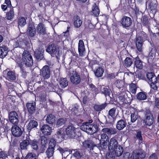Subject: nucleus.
<instances>
[{
	"label": "nucleus",
	"instance_id": "774afa93",
	"mask_svg": "<svg viewBox=\"0 0 159 159\" xmlns=\"http://www.w3.org/2000/svg\"><path fill=\"white\" fill-rule=\"evenodd\" d=\"M78 58L77 55H73L71 57V62H76Z\"/></svg>",
	"mask_w": 159,
	"mask_h": 159
},
{
	"label": "nucleus",
	"instance_id": "cd10ccee",
	"mask_svg": "<svg viewBox=\"0 0 159 159\" xmlns=\"http://www.w3.org/2000/svg\"><path fill=\"white\" fill-rule=\"evenodd\" d=\"M73 20V24L75 27L79 28L81 26L82 24V21L78 16L77 15L74 16Z\"/></svg>",
	"mask_w": 159,
	"mask_h": 159
},
{
	"label": "nucleus",
	"instance_id": "6e6552de",
	"mask_svg": "<svg viewBox=\"0 0 159 159\" xmlns=\"http://www.w3.org/2000/svg\"><path fill=\"white\" fill-rule=\"evenodd\" d=\"M40 75L44 80H47L50 76V70L49 66L48 65L44 66L40 70Z\"/></svg>",
	"mask_w": 159,
	"mask_h": 159
},
{
	"label": "nucleus",
	"instance_id": "4c0bfd02",
	"mask_svg": "<svg viewBox=\"0 0 159 159\" xmlns=\"http://www.w3.org/2000/svg\"><path fill=\"white\" fill-rule=\"evenodd\" d=\"M39 141L36 139L31 140L30 139V145L34 150H37L38 148Z\"/></svg>",
	"mask_w": 159,
	"mask_h": 159
},
{
	"label": "nucleus",
	"instance_id": "13d9d810",
	"mask_svg": "<svg viewBox=\"0 0 159 159\" xmlns=\"http://www.w3.org/2000/svg\"><path fill=\"white\" fill-rule=\"evenodd\" d=\"M156 55V52L154 49H153V48L151 49V50L148 54V57L151 59H154Z\"/></svg>",
	"mask_w": 159,
	"mask_h": 159
},
{
	"label": "nucleus",
	"instance_id": "72a5a7b5",
	"mask_svg": "<svg viewBox=\"0 0 159 159\" xmlns=\"http://www.w3.org/2000/svg\"><path fill=\"white\" fill-rule=\"evenodd\" d=\"M26 18L25 19L23 17L20 16L17 18V22L18 27L20 26L22 27L24 26L26 23Z\"/></svg>",
	"mask_w": 159,
	"mask_h": 159
},
{
	"label": "nucleus",
	"instance_id": "a19ab883",
	"mask_svg": "<svg viewBox=\"0 0 159 159\" xmlns=\"http://www.w3.org/2000/svg\"><path fill=\"white\" fill-rule=\"evenodd\" d=\"M13 8L14 7L11 8L9 11L7 12L6 17L7 20H10L13 18L14 16Z\"/></svg>",
	"mask_w": 159,
	"mask_h": 159
},
{
	"label": "nucleus",
	"instance_id": "c03bdc74",
	"mask_svg": "<svg viewBox=\"0 0 159 159\" xmlns=\"http://www.w3.org/2000/svg\"><path fill=\"white\" fill-rule=\"evenodd\" d=\"M7 78L8 80H15L16 79L15 73L12 71H8L7 74Z\"/></svg>",
	"mask_w": 159,
	"mask_h": 159
},
{
	"label": "nucleus",
	"instance_id": "f8f14e48",
	"mask_svg": "<svg viewBox=\"0 0 159 159\" xmlns=\"http://www.w3.org/2000/svg\"><path fill=\"white\" fill-rule=\"evenodd\" d=\"M15 153V151L12 149L9 150L8 152L4 151H1L0 152V159H5L8 156L14 158Z\"/></svg>",
	"mask_w": 159,
	"mask_h": 159
},
{
	"label": "nucleus",
	"instance_id": "c9c22d12",
	"mask_svg": "<svg viewBox=\"0 0 159 159\" xmlns=\"http://www.w3.org/2000/svg\"><path fill=\"white\" fill-rule=\"evenodd\" d=\"M59 84L61 87L65 88L68 85V81L66 78H61L59 81Z\"/></svg>",
	"mask_w": 159,
	"mask_h": 159
},
{
	"label": "nucleus",
	"instance_id": "0e129e2a",
	"mask_svg": "<svg viewBox=\"0 0 159 159\" xmlns=\"http://www.w3.org/2000/svg\"><path fill=\"white\" fill-rule=\"evenodd\" d=\"M7 4V6L8 7V8H11L13 7L12 6L10 0H5L4 4Z\"/></svg>",
	"mask_w": 159,
	"mask_h": 159
},
{
	"label": "nucleus",
	"instance_id": "9b49d317",
	"mask_svg": "<svg viewBox=\"0 0 159 159\" xmlns=\"http://www.w3.org/2000/svg\"><path fill=\"white\" fill-rule=\"evenodd\" d=\"M54 138L55 139L58 140L59 139V142L63 141L66 138L64 130L62 129H59V130L56 132V134H55L54 135Z\"/></svg>",
	"mask_w": 159,
	"mask_h": 159
},
{
	"label": "nucleus",
	"instance_id": "3c124183",
	"mask_svg": "<svg viewBox=\"0 0 159 159\" xmlns=\"http://www.w3.org/2000/svg\"><path fill=\"white\" fill-rule=\"evenodd\" d=\"M116 110V107L111 109L109 111L107 116H110L112 118H113L115 116Z\"/></svg>",
	"mask_w": 159,
	"mask_h": 159
},
{
	"label": "nucleus",
	"instance_id": "393cba45",
	"mask_svg": "<svg viewBox=\"0 0 159 159\" xmlns=\"http://www.w3.org/2000/svg\"><path fill=\"white\" fill-rule=\"evenodd\" d=\"M127 125L125 120L121 119L118 121L116 124V128L118 130H121L124 128Z\"/></svg>",
	"mask_w": 159,
	"mask_h": 159
},
{
	"label": "nucleus",
	"instance_id": "9d476101",
	"mask_svg": "<svg viewBox=\"0 0 159 159\" xmlns=\"http://www.w3.org/2000/svg\"><path fill=\"white\" fill-rule=\"evenodd\" d=\"M56 144V142L54 140H51L50 141L48 147L46 151V153L48 157H50L53 156Z\"/></svg>",
	"mask_w": 159,
	"mask_h": 159
},
{
	"label": "nucleus",
	"instance_id": "ddd939ff",
	"mask_svg": "<svg viewBox=\"0 0 159 159\" xmlns=\"http://www.w3.org/2000/svg\"><path fill=\"white\" fill-rule=\"evenodd\" d=\"M11 133L15 137H19L22 134L23 132L21 128L17 125H14L11 128Z\"/></svg>",
	"mask_w": 159,
	"mask_h": 159
},
{
	"label": "nucleus",
	"instance_id": "473e14b6",
	"mask_svg": "<svg viewBox=\"0 0 159 159\" xmlns=\"http://www.w3.org/2000/svg\"><path fill=\"white\" fill-rule=\"evenodd\" d=\"M104 72V69L102 67H98L94 71L95 76L97 78L101 77L102 76Z\"/></svg>",
	"mask_w": 159,
	"mask_h": 159
},
{
	"label": "nucleus",
	"instance_id": "f03ea898",
	"mask_svg": "<svg viewBox=\"0 0 159 159\" xmlns=\"http://www.w3.org/2000/svg\"><path fill=\"white\" fill-rule=\"evenodd\" d=\"M64 131L67 138L75 139L79 136V133L77 132V129L73 125L68 126Z\"/></svg>",
	"mask_w": 159,
	"mask_h": 159
},
{
	"label": "nucleus",
	"instance_id": "a211bd4d",
	"mask_svg": "<svg viewBox=\"0 0 159 159\" xmlns=\"http://www.w3.org/2000/svg\"><path fill=\"white\" fill-rule=\"evenodd\" d=\"M30 138L29 136L26 135L25 139L20 143V147L21 150L27 149V147L30 145Z\"/></svg>",
	"mask_w": 159,
	"mask_h": 159
},
{
	"label": "nucleus",
	"instance_id": "7c9ffc66",
	"mask_svg": "<svg viewBox=\"0 0 159 159\" xmlns=\"http://www.w3.org/2000/svg\"><path fill=\"white\" fill-rule=\"evenodd\" d=\"M112 151H114L115 155L117 157H119L122 154L123 152V148L120 145H118L116 148H115Z\"/></svg>",
	"mask_w": 159,
	"mask_h": 159
},
{
	"label": "nucleus",
	"instance_id": "a878e982",
	"mask_svg": "<svg viewBox=\"0 0 159 159\" xmlns=\"http://www.w3.org/2000/svg\"><path fill=\"white\" fill-rule=\"evenodd\" d=\"M100 89L101 93L104 94L106 97L110 96L111 90L109 86H103L101 87Z\"/></svg>",
	"mask_w": 159,
	"mask_h": 159
},
{
	"label": "nucleus",
	"instance_id": "39448f33",
	"mask_svg": "<svg viewBox=\"0 0 159 159\" xmlns=\"http://www.w3.org/2000/svg\"><path fill=\"white\" fill-rule=\"evenodd\" d=\"M27 111L30 116H32L35 113L36 111V102L34 101H30L26 104Z\"/></svg>",
	"mask_w": 159,
	"mask_h": 159
},
{
	"label": "nucleus",
	"instance_id": "09e8293b",
	"mask_svg": "<svg viewBox=\"0 0 159 159\" xmlns=\"http://www.w3.org/2000/svg\"><path fill=\"white\" fill-rule=\"evenodd\" d=\"M74 152L73 153V155L74 157L78 159L80 158L82 156L83 154L80 152V149L75 150Z\"/></svg>",
	"mask_w": 159,
	"mask_h": 159
},
{
	"label": "nucleus",
	"instance_id": "603ef678",
	"mask_svg": "<svg viewBox=\"0 0 159 159\" xmlns=\"http://www.w3.org/2000/svg\"><path fill=\"white\" fill-rule=\"evenodd\" d=\"M131 122L133 123L135 122L138 118V114L135 112L131 113Z\"/></svg>",
	"mask_w": 159,
	"mask_h": 159
},
{
	"label": "nucleus",
	"instance_id": "6e6d98bb",
	"mask_svg": "<svg viewBox=\"0 0 159 159\" xmlns=\"http://www.w3.org/2000/svg\"><path fill=\"white\" fill-rule=\"evenodd\" d=\"M135 159H143L145 157V155L143 153H137L135 154Z\"/></svg>",
	"mask_w": 159,
	"mask_h": 159
},
{
	"label": "nucleus",
	"instance_id": "4d7b16f0",
	"mask_svg": "<svg viewBox=\"0 0 159 159\" xmlns=\"http://www.w3.org/2000/svg\"><path fill=\"white\" fill-rule=\"evenodd\" d=\"M106 159H115V157L113 153L112 152L107 153L106 156Z\"/></svg>",
	"mask_w": 159,
	"mask_h": 159
},
{
	"label": "nucleus",
	"instance_id": "8fccbe9b",
	"mask_svg": "<svg viewBox=\"0 0 159 159\" xmlns=\"http://www.w3.org/2000/svg\"><path fill=\"white\" fill-rule=\"evenodd\" d=\"M142 23L143 26H146L148 25L149 21L148 17L147 16L144 15L143 16Z\"/></svg>",
	"mask_w": 159,
	"mask_h": 159
},
{
	"label": "nucleus",
	"instance_id": "2f4dec72",
	"mask_svg": "<svg viewBox=\"0 0 159 159\" xmlns=\"http://www.w3.org/2000/svg\"><path fill=\"white\" fill-rule=\"evenodd\" d=\"M56 45L53 43L48 45L46 49V51L50 54H52L56 52Z\"/></svg>",
	"mask_w": 159,
	"mask_h": 159
},
{
	"label": "nucleus",
	"instance_id": "864d4df0",
	"mask_svg": "<svg viewBox=\"0 0 159 159\" xmlns=\"http://www.w3.org/2000/svg\"><path fill=\"white\" fill-rule=\"evenodd\" d=\"M92 12L95 16H98L100 13V10L98 7L96 6L94 7L92 10Z\"/></svg>",
	"mask_w": 159,
	"mask_h": 159
},
{
	"label": "nucleus",
	"instance_id": "052dcab7",
	"mask_svg": "<svg viewBox=\"0 0 159 159\" xmlns=\"http://www.w3.org/2000/svg\"><path fill=\"white\" fill-rule=\"evenodd\" d=\"M136 136L137 138L140 140L142 141L143 140L141 131L140 130H139L137 132L136 134Z\"/></svg>",
	"mask_w": 159,
	"mask_h": 159
},
{
	"label": "nucleus",
	"instance_id": "a18cd8bd",
	"mask_svg": "<svg viewBox=\"0 0 159 159\" xmlns=\"http://www.w3.org/2000/svg\"><path fill=\"white\" fill-rule=\"evenodd\" d=\"M101 141L103 142V144L107 143L109 142V138L107 134L103 133L101 135Z\"/></svg>",
	"mask_w": 159,
	"mask_h": 159
},
{
	"label": "nucleus",
	"instance_id": "6ab92c4d",
	"mask_svg": "<svg viewBox=\"0 0 159 159\" xmlns=\"http://www.w3.org/2000/svg\"><path fill=\"white\" fill-rule=\"evenodd\" d=\"M36 29L38 33L40 34L44 35L47 34L46 28L42 22L38 24Z\"/></svg>",
	"mask_w": 159,
	"mask_h": 159
},
{
	"label": "nucleus",
	"instance_id": "f3484780",
	"mask_svg": "<svg viewBox=\"0 0 159 159\" xmlns=\"http://www.w3.org/2000/svg\"><path fill=\"white\" fill-rule=\"evenodd\" d=\"M26 32L28 36L31 37H34L36 33L34 25L31 24H29L27 28Z\"/></svg>",
	"mask_w": 159,
	"mask_h": 159
},
{
	"label": "nucleus",
	"instance_id": "de8ad7c7",
	"mask_svg": "<svg viewBox=\"0 0 159 159\" xmlns=\"http://www.w3.org/2000/svg\"><path fill=\"white\" fill-rule=\"evenodd\" d=\"M89 86L91 91L93 93L97 94L98 93V89L93 84H89Z\"/></svg>",
	"mask_w": 159,
	"mask_h": 159
},
{
	"label": "nucleus",
	"instance_id": "680f3d73",
	"mask_svg": "<svg viewBox=\"0 0 159 159\" xmlns=\"http://www.w3.org/2000/svg\"><path fill=\"white\" fill-rule=\"evenodd\" d=\"M118 98L120 101L123 103L125 102V95L121 94L118 97Z\"/></svg>",
	"mask_w": 159,
	"mask_h": 159
},
{
	"label": "nucleus",
	"instance_id": "4468645a",
	"mask_svg": "<svg viewBox=\"0 0 159 159\" xmlns=\"http://www.w3.org/2000/svg\"><path fill=\"white\" fill-rule=\"evenodd\" d=\"M40 130L42 133L45 135H49L51 134L52 129L48 125L43 124L41 127L40 126Z\"/></svg>",
	"mask_w": 159,
	"mask_h": 159
},
{
	"label": "nucleus",
	"instance_id": "423d86ee",
	"mask_svg": "<svg viewBox=\"0 0 159 159\" xmlns=\"http://www.w3.org/2000/svg\"><path fill=\"white\" fill-rule=\"evenodd\" d=\"M70 79L73 84L77 85L81 82V78L79 74L76 71H72L70 75Z\"/></svg>",
	"mask_w": 159,
	"mask_h": 159
},
{
	"label": "nucleus",
	"instance_id": "4be33fe9",
	"mask_svg": "<svg viewBox=\"0 0 159 159\" xmlns=\"http://www.w3.org/2000/svg\"><path fill=\"white\" fill-rule=\"evenodd\" d=\"M118 145L117 140L114 137L111 138L108 143V148L109 150H112Z\"/></svg>",
	"mask_w": 159,
	"mask_h": 159
},
{
	"label": "nucleus",
	"instance_id": "1a4fd4ad",
	"mask_svg": "<svg viewBox=\"0 0 159 159\" xmlns=\"http://www.w3.org/2000/svg\"><path fill=\"white\" fill-rule=\"evenodd\" d=\"M8 118L10 122L14 125H18L19 122V116L16 111H12L9 112Z\"/></svg>",
	"mask_w": 159,
	"mask_h": 159
},
{
	"label": "nucleus",
	"instance_id": "20e7f679",
	"mask_svg": "<svg viewBox=\"0 0 159 159\" xmlns=\"http://www.w3.org/2000/svg\"><path fill=\"white\" fill-rule=\"evenodd\" d=\"M145 119L143 122L147 126H150L152 125L153 122V116L149 110H146L144 112Z\"/></svg>",
	"mask_w": 159,
	"mask_h": 159
},
{
	"label": "nucleus",
	"instance_id": "5fc2aeb1",
	"mask_svg": "<svg viewBox=\"0 0 159 159\" xmlns=\"http://www.w3.org/2000/svg\"><path fill=\"white\" fill-rule=\"evenodd\" d=\"M66 120L63 118H60L59 119L57 122V126L58 127H59L64 125L65 122Z\"/></svg>",
	"mask_w": 159,
	"mask_h": 159
},
{
	"label": "nucleus",
	"instance_id": "49530a36",
	"mask_svg": "<svg viewBox=\"0 0 159 159\" xmlns=\"http://www.w3.org/2000/svg\"><path fill=\"white\" fill-rule=\"evenodd\" d=\"M129 90L130 92L133 94H135L136 93L137 89L138 87H137L135 84L132 83L129 85Z\"/></svg>",
	"mask_w": 159,
	"mask_h": 159
},
{
	"label": "nucleus",
	"instance_id": "aec40b11",
	"mask_svg": "<svg viewBox=\"0 0 159 159\" xmlns=\"http://www.w3.org/2000/svg\"><path fill=\"white\" fill-rule=\"evenodd\" d=\"M44 50L43 49H37L34 52V57L38 61H40L43 59V56Z\"/></svg>",
	"mask_w": 159,
	"mask_h": 159
},
{
	"label": "nucleus",
	"instance_id": "37998d69",
	"mask_svg": "<svg viewBox=\"0 0 159 159\" xmlns=\"http://www.w3.org/2000/svg\"><path fill=\"white\" fill-rule=\"evenodd\" d=\"M16 66L18 67H19L20 68V72L22 76L24 78H25L27 76V72L25 70V66H22L21 64L19 65L16 64Z\"/></svg>",
	"mask_w": 159,
	"mask_h": 159
},
{
	"label": "nucleus",
	"instance_id": "69168bd1",
	"mask_svg": "<svg viewBox=\"0 0 159 159\" xmlns=\"http://www.w3.org/2000/svg\"><path fill=\"white\" fill-rule=\"evenodd\" d=\"M148 159H158V158L157 154L155 153L151 155Z\"/></svg>",
	"mask_w": 159,
	"mask_h": 159
},
{
	"label": "nucleus",
	"instance_id": "f704fd0d",
	"mask_svg": "<svg viewBox=\"0 0 159 159\" xmlns=\"http://www.w3.org/2000/svg\"><path fill=\"white\" fill-rule=\"evenodd\" d=\"M107 106V104L106 102L100 105L95 104L93 106L94 110L97 111H100L105 109Z\"/></svg>",
	"mask_w": 159,
	"mask_h": 159
},
{
	"label": "nucleus",
	"instance_id": "2eb2a0df",
	"mask_svg": "<svg viewBox=\"0 0 159 159\" xmlns=\"http://www.w3.org/2000/svg\"><path fill=\"white\" fill-rule=\"evenodd\" d=\"M143 38L141 36L136 37L135 38V43L138 50L141 52L142 51L143 45Z\"/></svg>",
	"mask_w": 159,
	"mask_h": 159
},
{
	"label": "nucleus",
	"instance_id": "58836bf2",
	"mask_svg": "<svg viewBox=\"0 0 159 159\" xmlns=\"http://www.w3.org/2000/svg\"><path fill=\"white\" fill-rule=\"evenodd\" d=\"M46 121L48 124L52 125L55 121V117L52 114H49L47 116Z\"/></svg>",
	"mask_w": 159,
	"mask_h": 159
},
{
	"label": "nucleus",
	"instance_id": "b1692460",
	"mask_svg": "<svg viewBox=\"0 0 159 159\" xmlns=\"http://www.w3.org/2000/svg\"><path fill=\"white\" fill-rule=\"evenodd\" d=\"M38 125V123L36 121L30 120L26 126L27 130L30 132L32 129L36 128Z\"/></svg>",
	"mask_w": 159,
	"mask_h": 159
},
{
	"label": "nucleus",
	"instance_id": "5701e85b",
	"mask_svg": "<svg viewBox=\"0 0 159 159\" xmlns=\"http://www.w3.org/2000/svg\"><path fill=\"white\" fill-rule=\"evenodd\" d=\"M102 131L108 135L115 134L117 132V131L115 128L111 127L104 128L102 129Z\"/></svg>",
	"mask_w": 159,
	"mask_h": 159
},
{
	"label": "nucleus",
	"instance_id": "bb28decb",
	"mask_svg": "<svg viewBox=\"0 0 159 159\" xmlns=\"http://www.w3.org/2000/svg\"><path fill=\"white\" fill-rule=\"evenodd\" d=\"M8 48L7 47L3 45L0 46V57L3 58L7 55L8 51Z\"/></svg>",
	"mask_w": 159,
	"mask_h": 159
},
{
	"label": "nucleus",
	"instance_id": "ea45409f",
	"mask_svg": "<svg viewBox=\"0 0 159 159\" xmlns=\"http://www.w3.org/2000/svg\"><path fill=\"white\" fill-rule=\"evenodd\" d=\"M149 81L150 82H152L153 80L155 81L157 77L153 72H148L146 75Z\"/></svg>",
	"mask_w": 159,
	"mask_h": 159
},
{
	"label": "nucleus",
	"instance_id": "7ed1b4c3",
	"mask_svg": "<svg viewBox=\"0 0 159 159\" xmlns=\"http://www.w3.org/2000/svg\"><path fill=\"white\" fill-rule=\"evenodd\" d=\"M120 22L123 28L127 30L132 28L131 27L133 21L130 17L125 16H123L121 18Z\"/></svg>",
	"mask_w": 159,
	"mask_h": 159
},
{
	"label": "nucleus",
	"instance_id": "bf43d9fd",
	"mask_svg": "<svg viewBox=\"0 0 159 159\" xmlns=\"http://www.w3.org/2000/svg\"><path fill=\"white\" fill-rule=\"evenodd\" d=\"M156 83H157L156 80H155V81L153 80L152 82H150L151 88L155 90H157L158 88V87L156 85Z\"/></svg>",
	"mask_w": 159,
	"mask_h": 159
},
{
	"label": "nucleus",
	"instance_id": "c756f323",
	"mask_svg": "<svg viewBox=\"0 0 159 159\" xmlns=\"http://www.w3.org/2000/svg\"><path fill=\"white\" fill-rule=\"evenodd\" d=\"M133 63V60L132 58L129 57H126L123 62L124 66L125 68L130 67Z\"/></svg>",
	"mask_w": 159,
	"mask_h": 159
},
{
	"label": "nucleus",
	"instance_id": "e433bc0d",
	"mask_svg": "<svg viewBox=\"0 0 159 159\" xmlns=\"http://www.w3.org/2000/svg\"><path fill=\"white\" fill-rule=\"evenodd\" d=\"M147 94L143 91L138 93L136 95L137 98L139 100H144L147 98Z\"/></svg>",
	"mask_w": 159,
	"mask_h": 159
},
{
	"label": "nucleus",
	"instance_id": "dca6fc26",
	"mask_svg": "<svg viewBox=\"0 0 159 159\" xmlns=\"http://www.w3.org/2000/svg\"><path fill=\"white\" fill-rule=\"evenodd\" d=\"M93 125H82L81 126V129L83 130L86 132L88 134H93L95 133V131L93 130Z\"/></svg>",
	"mask_w": 159,
	"mask_h": 159
},
{
	"label": "nucleus",
	"instance_id": "0eeeda50",
	"mask_svg": "<svg viewBox=\"0 0 159 159\" xmlns=\"http://www.w3.org/2000/svg\"><path fill=\"white\" fill-rule=\"evenodd\" d=\"M96 146V145L95 143L91 139L85 140L82 143V147L88 151L93 150L94 148Z\"/></svg>",
	"mask_w": 159,
	"mask_h": 159
},
{
	"label": "nucleus",
	"instance_id": "e2e57ef3",
	"mask_svg": "<svg viewBox=\"0 0 159 159\" xmlns=\"http://www.w3.org/2000/svg\"><path fill=\"white\" fill-rule=\"evenodd\" d=\"M25 159H36V157L35 156H34L32 153H30L27 155Z\"/></svg>",
	"mask_w": 159,
	"mask_h": 159
},
{
	"label": "nucleus",
	"instance_id": "79ce46f5",
	"mask_svg": "<svg viewBox=\"0 0 159 159\" xmlns=\"http://www.w3.org/2000/svg\"><path fill=\"white\" fill-rule=\"evenodd\" d=\"M41 149L42 151H44L46 148V145L47 143V139L46 138L43 136L41 138Z\"/></svg>",
	"mask_w": 159,
	"mask_h": 159
},
{
	"label": "nucleus",
	"instance_id": "f257e3e1",
	"mask_svg": "<svg viewBox=\"0 0 159 159\" xmlns=\"http://www.w3.org/2000/svg\"><path fill=\"white\" fill-rule=\"evenodd\" d=\"M16 64L19 65L21 64L22 66L26 67H31L33 64V57L30 53L27 50H25L23 52L22 58L16 59Z\"/></svg>",
	"mask_w": 159,
	"mask_h": 159
},
{
	"label": "nucleus",
	"instance_id": "412c9836",
	"mask_svg": "<svg viewBox=\"0 0 159 159\" xmlns=\"http://www.w3.org/2000/svg\"><path fill=\"white\" fill-rule=\"evenodd\" d=\"M78 52L80 56H83L85 50L84 43L82 40H79L78 43Z\"/></svg>",
	"mask_w": 159,
	"mask_h": 159
},
{
	"label": "nucleus",
	"instance_id": "c85d7f7f",
	"mask_svg": "<svg viewBox=\"0 0 159 159\" xmlns=\"http://www.w3.org/2000/svg\"><path fill=\"white\" fill-rule=\"evenodd\" d=\"M134 66L138 69L141 70L143 68V61H141L139 57H137L135 58L134 62Z\"/></svg>",
	"mask_w": 159,
	"mask_h": 159
},
{
	"label": "nucleus",
	"instance_id": "338daca9",
	"mask_svg": "<svg viewBox=\"0 0 159 159\" xmlns=\"http://www.w3.org/2000/svg\"><path fill=\"white\" fill-rule=\"evenodd\" d=\"M23 41L26 46H28L29 45H30V39L27 40L26 39H23Z\"/></svg>",
	"mask_w": 159,
	"mask_h": 159
}]
</instances>
